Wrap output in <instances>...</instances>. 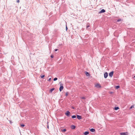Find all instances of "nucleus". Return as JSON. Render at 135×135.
I'll return each instance as SVG.
<instances>
[{
  "label": "nucleus",
  "instance_id": "f257e3e1",
  "mask_svg": "<svg viewBox=\"0 0 135 135\" xmlns=\"http://www.w3.org/2000/svg\"><path fill=\"white\" fill-rule=\"evenodd\" d=\"M60 86L59 88V90L60 91H61L64 88V87L63 86V84H60Z\"/></svg>",
  "mask_w": 135,
  "mask_h": 135
},
{
  "label": "nucleus",
  "instance_id": "f03ea898",
  "mask_svg": "<svg viewBox=\"0 0 135 135\" xmlns=\"http://www.w3.org/2000/svg\"><path fill=\"white\" fill-rule=\"evenodd\" d=\"M120 134L121 135H127L128 134V133L127 132H122L120 133Z\"/></svg>",
  "mask_w": 135,
  "mask_h": 135
},
{
  "label": "nucleus",
  "instance_id": "7ed1b4c3",
  "mask_svg": "<svg viewBox=\"0 0 135 135\" xmlns=\"http://www.w3.org/2000/svg\"><path fill=\"white\" fill-rule=\"evenodd\" d=\"M113 71H112L109 74V76L110 77H112L113 75Z\"/></svg>",
  "mask_w": 135,
  "mask_h": 135
},
{
  "label": "nucleus",
  "instance_id": "20e7f679",
  "mask_svg": "<svg viewBox=\"0 0 135 135\" xmlns=\"http://www.w3.org/2000/svg\"><path fill=\"white\" fill-rule=\"evenodd\" d=\"M95 86L97 88H100L101 87V86L99 84H96L95 85Z\"/></svg>",
  "mask_w": 135,
  "mask_h": 135
},
{
  "label": "nucleus",
  "instance_id": "39448f33",
  "mask_svg": "<svg viewBox=\"0 0 135 135\" xmlns=\"http://www.w3.org/2000/svg\"><path fill=\"white\" fill-rule=\"evenodd\" d=\"M104 77L106 78L108 76V73L107 72H105L104 74Z\"/></svg>",
  "mask_w": 135,
  "mask_h": 135
},
{
  "label": "nucleus",
  "instance_id": "423d86ee",
  "mask_svg": "<svg viewBox=\"0 0 135 135\" xmlns=\"http://www.w3.org/2000/svg\"><path fill=\"white\" fill-rule=\"evenodd\" d=\"M70 113L69 112V111H67L66 112V113H65V114L67 116H69L70 114Z\"/></svg>",
  "mask_w": 135,
  "mask_h": 135
},
{
  "label": "nucleus",
  "instance_id": "0eeeda50",
  "mask_svg": "<svg viewBox=\"0 0 135 135\" xmlns=\"http://www.w3.org/2000/svg\"><path fill=\"white\" fill-rule=\"evenodd\" d=\"M77 118L79 119H80L82 118L81 117V116L79 115H77Z\"/></svg>",
  "mask_w": 135,
  "mask_h": 135
},
{
  "label": "nucleus",
  "instance_id": "6e6552de",
  "mask_svg": "<svg viewBox=\"0 0 135 135\" xmlns=\"http://www.w3.org/2000/svg\"><path fill=\"white\" fill-rule=\"evenodd\" d=\"M105 12V11L104 9H102L99 12L100 13H104Z\"/></svg>",
  "mask_w": 135,
  "mask_h": 135
},
{
  "label": "nucleus",
  "instance_id": "1a4fd4ad",
  "mask_svg": "<svg viewBox=\"0 0 135 135\" xmlns=\"http://www.w3.org/2000/svg\"><path fill=\"white\" fill-rule=\"evenodd\" d=\"M55 89L54 88H52L51 89H50V91L49 92L50 93H52V91Z\"/></svg>",
  "mask_w": 135,
  "mask_h": 135
},
{
  "label": "nucleus",
  "instance_id": "9d476101",
  "mask_svg": "<svg viewBox=\"0 0 135 135\" xmlns=\"http://www.w3.org/2000/svg\"><path fill=\"white\" fill-rule=\"evenodd\" d=\"M90 131L92 132H94L95 131V129L93 128L91 129Z\"/></svg>",
  "mask_w": 135,
  "mask_h": 135
},
{
  "label": "nucleus",
  "instance_id": "9b49d317",
  "mask_svg": "<svg viewBox=\"0 0 135 135\" xmlns=\"http://www.w3.org/2000/svg\"><path fill=\"white\" fill-rule=\"evenodd\" d=\"M85 74L87 76H89L90 75L87 72H85Z\"/></svg>",
  "mask_w": 135,
  "mask_h": 135
},
{
  "label": "nucleus",
  "instance_id": "f8f14e48",
  "mask_svg": "<svg viewBox=\"0 0 135 135\" xmlns=\"http://www.w3.org/2000/svg\"><path fill=\"white\" fill-rule=\"evenodd\" d=\"M89 133V132H87V131H86V132H85L84 133V134L85 135H87Z\"/></svg>",
  "mask_w": 135,
  "mask_h": 135
},
{
  "label": "nucleus",
  "instance_id": "ddd939ff",
  "mask_svg": "<svg viewBox=\"0 0 135 135\" xmlns=\"http://www.w3.org/2000/svg\"><path fill=\"white\" fill-rule=\"evenodd\" d=\"M61 131L63 132H65L66 131V129H61Z\"/></svg>",
  "mask_w": 135,
  "mask_h": 135
},
{
  "label": "nucleus",
  "instance_id": "4468645a",
  "mask_svg": "<svg viewBox=\"0 0 135 135\" xmlns=\"http://www.w3.org/2000/svg\"><path fill=\"white\" fill-rule=\"evenodd\" d=\"M80 98L82 99H86V98L84 97H80Z\"/></svg>",
  "mask_w": 135,
  "mask_h": 135
},
{
  "label": "nucleus",
  "instance_id": "2eb2a0df",
  "mask_svg": "<svg viewBox=\"0 0 135 135\" xmlns=\"http://www.w3.org/2000/svg\"><path fill=\"white\" fill-rule=\"evenodd\" d=\"M71 127L72 129H74L75 128V127L73 125L71 126Z\"/></svg>",
  "mask_w": 135,
  "mask_h": 135
},
{
  "label": "nucleus",
  "instance_id": "dca6fc26",
  "mask_svg": "<svg viewBox=\"0 0 135 135\" xmlns=\"http://www.w3.org/2000/svg\"><path fill=\"white\" fill-rule=\"evenodd\" d=\"M119 109V108L118 107H116L115 108V110H117Z\"/></svg>",
  "mask_w": 135,
  "mask_h": 135
},
{
  "label": "nucleus",
  "instance_id": "f3484780",
  "mask_svg": "<svg viewBox=\"0 0 135 135\" xmlns=\"http://www.w3.org/2000/svg\"><path fill=\"white\" fill-rule=\"evenodd\" d=\"M72 117L73 118H76V117L75 115H73L72 116Z\"/></svg>",
  "mask_w": 135,
  "mask_h": 135
},
{
  "label": "nucleus",
  "instance_id": "a211bd4d",
  "mask_svg": "<svg viewBox=\"0 0 135 135\" xmlns=\"http://www.w3.org/2000/svg\"><path fill=\"white\" fill-rule=\"evenodd\" d=\"M89 26H89V24H87V26H86V28H88V27H89Z\"/></svg>",
  "mask_w": 135,
  "mask_h": 135
},
{
  "label": "nucleus",
  "instance_id": "6ab92c4d",
  "mask_svg": "<svg viewBox=\"0 0 135 135\" xmlns=\"http://www.w3.org/2000/svg\"><path fill=\"white\" fill-rule=\"evenodd\" d=\"M119 86H116V89H118L119 88Z\"/></svg>",
  "mask_w": 135,
  "mask_h": 135
},
{
  "label": "nucleus",
  "instance_id": "aec40b11",
  "mask_svg": "<svg viewBox=\"0 0 135 135\" xmlns=\"http://www.w3.org/2000/svg\"><path fill=\"white\" fill-rule=\"evenodd\" d=\"M68 92H66V94H65V96H67L68 95Z\"/></svg>",
  "mask_w": 135,
  "mask_h": 135
},
{
  "label": "nucleus",
  "instance_id": "412c9836",
  "mask_svg": "<svg viewBox=\"0 0 135 135\" xmlns=\"http://www.w3.org/2000/svg\"><path fill=\"white\" fill-rule=\"evenodd\" d=\"M57 79L56 78H55L54 79V81H55L56 80H57Z\"/></svg>",
  "mask_w": 135,
  "mask_h": 135
},
{
  "label": "nucleus",
  "instance_id": "4be33fe9",
  "mask_svg": "<svg viewBox=\"0 0 135 135\" xmlns=\"http://www.w3.org/2000/svg\"><path fill=\"white\" fill-rule=\"evenodd\" d=\"M21 127H23L25 126V125L24 124H21Z\"/></svg>",
  "mask_w": 135,
  "mask_h": 135
},
{
  "label": "nucleus",
  "instance_id": "5701e85b",
  "mask_svg": "<svg viewBox=\"0 0 135 135\" xmlns=\"http://www.w3.org/2000/svg\"><path fill=\"white\" fill-rule=\"evenodd\" d=\"M134 107V105H132L131 106V107L130 109H132V108Z\"/></svg>",
  "mask_w": 135,
  "mask_h": 135
},
{
  "label": "nucleus",
  "instance_id": "b1692460",
  "mask_svg": "<svg viewBox=\"0 0 135 135\" xmlns=\"http://www.w3.org/2000/svg\"><path fill=\"white\" fill-rule=\"evenodd\" d=\"M120 21H122V20L121 19H118L117 21V22H119Z\"/></svg>",
  "mask_w": 135,
  "mask_h": 135
},
{
  "label": "nucleus",
  "instance_id": "393cba45",
  "mask_svg": "<svg viewBox=\"0 0 135 135\" xmlns=\"http://www.w3.org/2000/svg\"><path fill=\"white\" fill-rule=\"evenodd\" d=\"M44 77H45V75H42L41 76V78H43Z\"/></svg>",
  "mask_w": 135,
  "mask_h": 135
},
{
  "label": "nucleus",
  "instance_id": "a878e982",
  "mask_svg": "<svg viewBox=\"0 0 135 135\" xmlns=\"http://www.w3.org/2000/svg\"><path fill=\"white\" fill-rule=\"evenodd\" d=\"M51 58H53L54 57V56L52 55H51Z\"/></svg>",
  "mask_w": 135,
  "mask_h": 135
},
{
  "label": "nucleus",
  "instance_id": "bb28decb",
  "mask_svg": "<svg viewBox=\"0 0 135 135\" xmlns=\"http://www.w3.org/2000/svg\"><path fill=\"white\" fill-rule=\"evenodd\" d=\"M51 78H49V80H48V81H50L51 80Z\"/></svg>",
  "mask_w": 135,
  "mask_h": 135
},
{
  "label": "nucleus",
  "instance_id": "cd10ccee",
  "mask_svg": "<svg viewBox=\"0 0 135 135\" xmlns=\"http://www.w3.org/2000/svg\"><path fill=\"white\" fill-rule=\"evenodd\" d=\"M20 2V0H17V3H19Z\"/></svg>",
  "mask_w": 135,
  "mask_h": 135
},
{
  "label": "nucleus",
  "instance_id": "c85d7f7f",
  "mask_svg": "<svg viewBox=\"0 0 135 135\" xmlns=\"http://www.w3.org/2000/svg\"><path fill=\"white\" fill-rule=\"evenodd\" d=\"M55 51H56L57 50V49H55Z\"/></svg>",
  "mask_w": 135,
  "mask_h": 135
},
{
  "label": "nucleus",
  "instance_id": "c756f323",
  "mask_svg": "<svg viewBox=\"0 0 135 135\" xmlns=\"http://www.w3.org/2000/svg\"><path fill=\"white\" fill-rule=\"evenodd\" d=\"M66 30H67V26L66 27Z\"/></svg>",
  "mask_w": 135,
  "mask_h": 135
},
{
  "label": "nucleus",
  "instance_id": "7c9ffc66",
  "mask_svg": "<svg viewBox=\"0 0 135 135\" xmlns=\"http://www.w3.org/2000/svg\"><path fill=\"white\" fill-rule=\"evenodd\" d=\"M134 78H135V76H134Z\"/></svg>",
  "mask_w": 135,
  "mask_h": 135
}]
</instances>
